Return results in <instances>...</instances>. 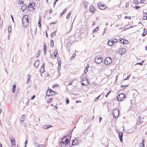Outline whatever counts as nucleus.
Instances as JSON below:
<instances>
[{
    "label": "nucleus",
    "mask_w": 147,
    "mask_h": 147,
    "mask_svg": "<svg viewBox=\"0 0 147 147\" xmlns=\"http://www.w3.org/2000/svg\"><path fill=\"white\" fill-rule=\"evenodd\" d=\"M70 142L68 139L65 136L62 138L61 141L60 142V146L62 147L65 145L70 144Z\"/></svg>",
    "instance_id": "obj_1"
},
{
    "label": "nucleus",
    "mask_w": 147,
    "mask_h": 147,
    "mask_svg": "<svg viewBox=\"0 0 147 147\" xmlns=\"http://www.w3.org/2000/svg\"><path fill=\"white\" fill-rule=\"evenodd\" d=\"M28 15H25L23 17L22 19L23 26L25 28L28 25Z\"/></svg>",
    "instance_id": "obj_2"
},
{
    "label": "nucleus",
    "mask_w": 147,
    "mask_h": 147,
    "mask_svg": "<svg viewBox=\"0 0 147 147\" xmlns=\"http://www.w3.org/2000/svg\"><path fill=\"white\" fill-rule=\"evenodd\" d=\"M81 83L83 86H87L89 84L88 80L86 78H82L81 80Z\"/></svg>",
    "instance_id": "obj_3"
},
{
    "label": "nucleus",
    "mask_w": 147,
    "mask_h": 147,
    "mask_svg": "<svg viewBox=\"0 0 147 147\" xmlns=\"http://www.w3.org/2000/svg\"><path fill=\"white\" fill-rule=\"evenodd\" d=\"M112 114L113 115V118H116L119 114V111L116 109H113L112 112Z\"/></svg>",
    "instance_id": "obj_4"
},
{
    "label": "nucleus",
    "mask_w": 147,
    "mask_h": 147,
    "mask_svg": "<svg viewBox=\"0 0 147 147\" xmlns=\"http://www.w3.org/2000/svg\"><path fill=\"white\" fill-rule=\"evenodd\" d=\"M112 62V60L111 57H107L104 61V63L106 65H108Z\"/></svg>",
    "instance_id": "obj_5"
},
{
    "label": "nucleus",
    "mask_w": 147,
    "mask_h": 147,
    "mask_svg": "<svg viewBox=\"0 0 147 147\" xmlns=\"http://www.w3.org/2000/svg\"><path fill=\"white\" fill-rule=\"evenodd\" d=\"M103 60L102 57L101 56L96 57L95 58V62L96 63L100 64L102 61Z\"/></svg>",
    "instance_id": "obj_6"
},
{
    "label": "nucleus",
    "mask_w": 147,
    "mask_h": 147,
    "mask_svg": "<svg viewBox=\"0 0 147 147\" xmlns=\"http://www.w3.org/2000/svg\"><path fill=\"white\" fill-rule=\"evenodd\" d=\"M125 96L123 93H121L118 95L117 96V100L119 101H121L123 100V99L125 98Z\"/></svg>",
    "instance_id": "obj_7"
},
{
    "label": "nucleus",
    "mask_w": 147,
    "mask_h": 147,
    "mask_svg": "<svg viewBox=\"0 0 147 147\" xmlns=\"http://www.w3.org/2000/svg\"><path fill=\"white\" fill-rule=\"evenodd\" d=\"M33 4H34V6L35 5V3H30L28 5V7L29 9V11H32L34 10L35 8L33 6Z\"/></svg>",
    "instance_id": "obj_8"
},
{
    "label": "nucleus",
    "mask_w": 147,
    "mask_h": 147,
    "mask_svg": "<svg viewBox=\"0 0 147 147\" xmlns=\"http://www.w3.org/2000/svg\"><path fill=\"white\" fill-rule=\"evenodd\" d=\"M118 53L121 55H123L126 52V49L125 48H122L118 50Z\"/></svg>",
    "instance_id": "obj_9"
},
{
    "label": "nucleus",
    "mask_w": 147,
    "mask_h": 147,
    "mask_svg": "<svg viewBox=\"0 0 147 147\" xmlns=\"http://www.w3.org/2000/svg\"><path fill=\"white\" fill-rule=\"evenodd\" d=\"M119 42L120 43H123V44H126L128 43V41L126 40L123 39L122 38H120L119 40Z\"/></svg>",
    "instance_id": "obj_10"
},
{
    "label": "nucleus",
    "mask_w": 147,
    "mask_h": 147,
    "mask_svg": "<svg viewBox=\"0 0 147 147\" xmlns=\"http://www.w3.org/2000/svg\"><path fill=\"white\" fill-rule=\"evenodd\" d=\"M143 118H140L139 117L138 119L137 120V123L139 125L141 124L143 121Z\"/></svg>",
    "instance_id": "obj_11"
},
{
    "label": "nucleus",
    "mask_w": 147,
    "mask_h": 147,
    "mask_svg": "<svg viewBox=\"0 0 147 147\" xmlns=\"http://www.w3.org/2000/svg\"><path fill=\"white\" fill-rule=\"evenodd\" d=\"M118 134L119 135V138L121 142L123 141V133L122 132H118Z\"/></svg>",
    "instance_id": "obj_12"
},
{
    "label": "nucleus",
    "mask_w": 147,
    "mask_h": 147,
    "mask_svg": "<svg viewBox=\"0 0 147 147\" xmlns=\"http://www.w3.org/2000/svg\"><path fill=\"white\" fill-rule=\"evenodd\" d=\"M98 7L100 9L104 10L107 7V6L104 4H101L100 6L98 5Z\"/></svg>",
    "instance_id": "obj_13"
},
{
    "label": "nucleus",
    "mask_w": 147,
    "mask_h": 147,
    "mask_svg": "<svg viewBox=\"0 0 147 147\" xmlns=\"http://www.w3.org/2000/svg\"><path fill=\"white\" fill-rule=\"evenodd\" d=\"M11 144L12 147H16V143L15 142V139H13V140H10Z\"/></svg>",
    "instance_id": "obj_14"
},
{
    "label": "nucleus",
    "mask_w": 147,
    "mask_h": 147,
    "mask_svg": "<svg viewBox=\"0 0 147 147\" xmlns=\"http://www.w3.org/2000/svg\"><path fill=\"white\" fill-rule=\"evenodd\" d=\"M39 64V60H38L35 62V63L34 64V65L35 67H38Z\"/></svg>",
    "instance_id": "obj_15"
},
{
    "label": "nucleus",
    "mask_w": 147,
    "mask_h": 147,
    "mask_svg": "<svg viewBox=\"0 0 147 147\" xmlns=\"http://www.w3.org/2000/svg\"><path fill=\"white\" fill-rule=\"evenodd\" d=\"M25 115H23L21 116L20 119V120L21 122H23L24 121L25 119Z\"/></svg>",
    "instance_id": "obj_16"
},
{
    "label": "nucleus",
    "mask_w": 147,
    "mask_h": 147,
    "mask_svg": "<svg viewBox=\"0 0 147 147\" xmlns=\"http://www.w3.org/2000/svg\"><path fill=\"white\" fill-rule=\"evenodd\" d=\"M78 141L77 140H73L72 144L71 145L72 146L76 145L78 144Z\"/></svg>",
    "instance_id": "obj_17"
},
{
    "label": "nucleus",
    "mask_w": 147,
    "mask_h": 147,
    "mask_svg": "<svg viewBox=\"0 0 147 147\" xmlns=\"http://www.w3.org/2000/svg\"><path fill=\"white\" fill-rule=\"evenodd\" d=\"M89 9L91 12H93L95 10V8L93 6L91 5Z\"/></svg>",
    "instance_id": "obj_18"
},
{
    "label": "nucleus",
    "mask_w": 147,
    "mask_h": 147,
    "mask_svg": "<svg viewBox=\"0 0 147 147\" xmlns=\"http://www.w3.org/2000/svg\"><path fill=\"white\" fill-rule=\"evenodd\" d=\"M27 6L26 5H22L21 8L22 10L24 11L27 8Z\"/></svg>",
    "instance_id": "obj_19"
},
{
    "label": "nucleus",
    "mask_w": 147,
    "mask_h": 147,
    "mask_svg": "<svg viewBox=\"0 0 147 147\" xmlns=\"http://www.w3.org/2000/svg\"><path fill=\"white\" fill-rule=\"evenodd\" d=\"M109 41H110L113 44L114 43L117 42V39L116 38H114V40L109 39Z\"/></svg>",
    "instance_id": "obj_20"
},
{
    "label": "nucleus",
    "mask_w": 147,
    "mask_h": 147,
    "mask_svg": "<svg viewBox=\"0 0 147 147\" xmlns=\"http://www.w3.org/2000/svg\"><path fill=\"white\" fill-rule=\"evenodd\" d=\"M35 145L37 147H45L43 145L40 144H38V143H37V142H35Z\"/></svg>",
    "instance_id": "obj_21"
},
{
    "label": "nucleus",
    "mask_w": 147,
    "mask_h": 147,
    "mask_svg": "<svg viewBox=\"0 0 147 147\" xmlns=\"http://www.w3.org/2000/svg\"><path fill=\"white\" fill-rule=\"evenodd\" d=\"M48 92H49V93L50 94L51 93V94L52 96L53 95V94H54V91L51 89H48Z\"/></svg>",
    "instance_id": "obj_22"
},
{
    "label": "nucleus",
    "mask_w": 147,
    "mask_h": 147,
    "mask_svg": "<svg viewBox=\"0 0 147 147\" xmlns=\"http://www.w3.org/2000/svg\"><path fill=\"white\" fill-rule=\"evenodd\" d=\"M89 65L87 64L86 66V67L85 70H84V72L85 74H86V72H85V71L86 70V72H87V71H88V69L89 68Z\"/></svg>",
    "instance_id": "obj_23"
},
{
    "label": "nucleus",
    "mask_w": 147,
    "mask_h": 147,
    "mask_svg": "<svg viewBox=\"0 0 147 147\" xmlns=\"http://www.w3.org/2000/svg\"><path fill=\"white\" fill-rule=\"evenodd\" d=\"M128 86V84L124 85H121V88H123L122 89V90H123L125 89V88L127 87Z\"/></svg>",
    "instance_id": "obj_24"
},
{
    "label": "nucleus",
    "mask_w": 147,
    "mask_h": 147,
    "mask_svg": "<svg viewBox=\"0 0 147 147\" xmlns=\"http://www.w3.org/2000/svg\"><path fill=\"white\" fill-rule=\"evenodd\" d=\"M107 44L109 46H112L113 44L112 42H111L110 41H109V40Z\"/></svg>",
    "instance_id": "obj_25"
},
{
    "label": "nucleus",
    "mask_w": 147,
    "mask_h": 147,
    "mask_svg": "<svg viewBox=\"0 0 147 147\" xmlns=\"http://www.w3.org/2000/svg\"><path fill=\"white\" fill-rule=\"evenodd\" d=\"M51 46L53 47L54 45V41L53 40H51L50 41Z\"/></svg>",
    "instance_id": "obj_26"
},
{
    "label": "nucleus",
    "mask_w": 147,
    "mask_h": 147,
    "mask_svg": "<svg viewBox=\"0 0 147 147\" xmlns=\"http://www.w3.org/2000/svg\"><path fill=\"white\" fill-rule=\"evenodd\" d=\"M56 30L55 31L53 32L52 34H51V37H52L53 36H54L56 35Z\"/></svg>",
    "instance_id": "obj_27"
},
{
    "label": "nucleus",
    "mask_w": 147,
    "mask_h": 147,
    "mask_svg": "<svg viewBox=\"0 0 147 147\" xmlns=\"http://www.w3.org/2000/svg\"><path fill=\"white\" fill-rule=\"evenodd\" d=\"M11 26H8V32L9 33H10L11 32Z\"/></svg>",
    "instance_id": "obj_28"
},
{
    "label": "nucleus",
    "mask_w": 147,
    "mask_h": 147,
    "mask_svg": "<svg viewBox=\"0 0 147 147\" xmlns=\"http://www.w3.org/2000/svg\"><path fill=\"white\" fill-rule=\"evenodd\" d=\"M139 145L140 147H144V143H140Z\"/></svg>",
    "instance_id": "obj_29"
},
{
    "label": "nucleus",
    "mask_w": 147,
    "mask_h": 147,
    "mask_svg": "<svg viewBox=\"0 0 147 147\" xmlns=\"http://www.w3.org/2000/svg\"><path fill=\"white\" fill-rule=\"evenodd\" d=\"M66 10H67V9H66V8L64 9L63 10V11L60 13V15L61 16L65 12V11H66Z\"/></svg>",
    "instance_id": "obj_30"
},
{
    "label": "nucleus",
    "mask_w": 147,
    "mask_h": 147,
    "mask_svg": "<svg viewBox=\"0 0 147 147\" xmlns=\"http://www.w3.org/2000/svg\"><path fill=\"white\" fill-rule=\"evenodd\" d=\"M42 68H43V69L42 70V71H41V70H42V69H41L40 70V71L41 72H42V73H44V72H45V70L44 69L45 68V66H44V65H42Z\"/></svg>",
    "instance_id": "obj_31"
},
{
    "label": "nucleus",
    "mask_w": 147,
    "mask_h": 147,
    "mask_svg": "<svg viewBox=\"0 0 147 147\" xmlns=\"http://www.w3.org/2000/svg\"><path fill=\"white\" fill-rule=\"evenodd\" d=\"M98 27H96L93 30V32H95L98 30Z\"/></svg>",
    "instance_id": "obj_32"
},
{
    "label": "nucleus",
    "mask_w": 147,
    "mask_h": 147,
    "mask_svg": "<svg viewBox=\"0 0 147 147\" xmlns=\"http://www.w3.org/2000/svg\"><path fill=\"white\" fill-rule=\"evenodd\" d=\"M144 60H143L142 62H139V63H137L136 64V65L139 64V65H143L142 63L143 62H144Z\"/></svg>",
    "instance_id": "obj_33"
},
{
    "label": "nucleus",
    "mask_w": 147,
    "mask_h": 147,
    "mask_svg": "<svg viewBox=\"0 0 147 147\" xmlns=\"http://www.w3.org/2000/svg\"><path fill=\"white\" fill-rule=\"evenodd\" d=\"M101 96V95L98 96L96 98L94 99V101H96L98 100L99 98Z\"/></svg>",
    "instance_id": "obj_34"
},
{
    "label": "nucleus",
    "mask_w": 147,
    "mask_h": 147,
    "mask_svg": "<svg viewBox=\"0 0 147 147\" xmlns=\"http://www.w3.org/2000/svg\"><path fill=\"white\" fill-rule=\"evenodd\" d=\"M41 17H39V20L38 21V24H41Z\"/></svg>",
    "instance_id": "obj_35"
},
{
    "label": "nucleus",
    "mask_w": 147,
    "mask_h": 147,
    "mask_svg": "<svg viewBox=\"0 0 147 147\" xmlns=\"http://www.w3.org/2000/svg\"><path fill=\"white\" fill-rule=\"evenodd\" d=\"M71 13L70 12H69V13L67 15V16H66V19H68L69 18V17L71 15Z\"/></svg>",
    "instance_id": "obj_36"
},
{
    "label": "nucleus",
    "mask_w": 147,
    "mask_h": 147,
    "mask_svg": "<svg viewBox=\"0 0 147 147\" xmlns=\"http://www.w3.org/2000/svg\"><path fill=\"white\" fill-rule=\"evenodd\" d=\"M9 139L10 140H13V139H15L14 138H13L12 137V136L11 135H10L9 136Z\"/></svg>",
    "instance_id": "obj_37"
},
{
    "label": "nucleus",
    "mask_w": 147,
    "mask_h": 147,
    "mask_svg": "<svg viewBox=\"0 0 147 147\" xmlns=\"http://www.w3.org/2000/svg\"><path fill=\"white\" fill-rule=\"evenodd\" d=\"M76 55V54L75 53H74L73 54L72 56L71 57V59H73L74 58L75 56Z\"/></svg>",
    "instance_id": "obj_38"
},
{
    "label": "nucleus",
    "mask_w": 147,
    "mask_h": 147,
    "mask_svg": "<svg viewBox=\"0 0 147 147\" xmlns=\"http://www.w3.org/2000/svg\"><path fill=\"white\" fill-rule=\"evenodd\" d=\"M44 50H45H45H47V47L45 43L44 45Z\"/></svg>",
    "instance_id": "obj_39"
},
{
    "label": "nucleus",
    "mask_w": 147,
    "mask_h": 147,
    "mask_svg": "<svg viewBox=\"0 0 147 147\" xmlns=\"http://www.w3.org/2000/svg\"><path fill=\"white\" fill-rule=\"evenodd\" d=\"M142 19L144 20H146L147 19V16H144L143 18Z\"/></svg>",
    "instance_id": "obj_40"
},
{
    "label": "nucleus",
    "mask_w": 147,
    "mask_h": 147,
    "mask_svg": "<svg viewBox=\"0 0 147 147\" xmlns=\"http://www.w3.org/2000/svg\"><path fill=\"white\" fill-rule=\"evenodd\" d=\"M61 147H70V146H69V144H67V145H65Z\"/></svg>",
    "instance_id": "obj_41"
},
{
    "label": "nucleus",
    "mask_w": 147,
    "mask_h": 147,
    "mask_svg": "<svg viewBox=\"0 0 147 147\" xmlns=\"http://www.w3.org/2000/svg\"><path fill=\"white\" fill-rule=\"evenodd\" d=\"M69 99H68V98H67L66 100V103L67 104H69Z\"/></svg>",
    "instance_id": "obj_42"
},
{
    "label": "nucleus",
    "mask_w": 147,
    "mask_h": 147,
    "mask_svg": "<svg viewBox=\"0 0 147 147\" xmlns=\"http://www.w3.org/2000/svg\"><path fill=\"white\" fill-rule=\"evenodd\" d=\"M111 92V91H109L107 93V94L105 95L106 97H107L109 95V94H110Z\"/></svg>",
    "instance_id": "obj_43"
},
{
    "label": "nucleus",
    "mask_w": 147,
    "mask_h": 147,
    "mask_svg": "<svg viewBox=\"0 0 147 147\" xmlns=\"http://www.w3.org/2000/svg\"><path fill=\"white\" fill-rule=\"evenodd\" d=\"M130 76V75H128V76L125 78L124 80H128Z\"/></svg>",
    "instance_id": "obj_44"
},
{
    "label": "nucleus",
    "mask_w": 147,
    "mask_h": 147,
    "mask_svg": "<svg viewBox=\"0 0 147 147\" xmlns=\"http://www.w3.org/2000/svg\"><path fill=\"white\" fill-rule=\"evenodd\" d=\"M59 0H55V1H54V3H53V6H54V7H55V5H56V3L57 2V1Z\"/></svg>",
    "instance_id": "obj_45"
},
{
    "label": "nucleus",
    "mask_w": 147,
    "mask_h": 147,
    "mask_svg": "<svg viewBox=\"0 0 147 147\" xmlns=\"http://www.w3.org/2000/svg\"><path fill=\"white\" fill-rule=\"evenodd\" d=\"M84 6L86 7V6H87V2H86V1H85L84 2Z\"/></svg>",
    "instance_id": "obj_46"
},
{
    "label": "nucleus",
    "mask_w": 147,
    "mask_h": 147,
    "mask_svg": "<svg viewBox=\"0 0 147 147\" xmlns=\"http://www.w3.org/2000/svg\"><path fill=\"white\" fill-rule=\"evenodd\" d=\"M147 33V31H146V33H145L144 31V32L142 33V35L143 36H144Z\"/></svg>",
    "instance_id": "obj_47"
},
{
    "label": "nucleus",
    "mask_w": 147,
    "mask_h": 147,
    "mask_svg": "<svg viewBox=\"0 0 147 147\" xmlns=\"http://www.w3.org/2000/svg\"><path fill=\"white\" fill-rule=\"evenodd\" d=\"M125 4H126L125 7L127 8L128 7V6H129V3H126Z\"/></svg>",
    "instance_id": "obj_48"
},
{
    "label": "nucleus",
    "mask_w": 147,
    "mask_h": 147,
    "mask_svg": "<svg viewBox=\"0 0 147 147\" xmlns=\"http://www.w3.org/2000/svg\"><path fill=\"white\" fill-rule=\"evenodd\" d=\"M43 128L44 129H48L47 125H45L44 126Z\"/></svg>",
    "instance_id": "obj_49"
},
{
    "label": "nucleus",
    "mask_w": 147,
    "mask_h": 147,
    "mask_svg": "<svg viewBox=\"0 0 147 147\" xmlns=\"http://www.w3.org/2000/svg\"><path fill=\"white\" fill-rule=\"evenodd\" d=\"M16 85L15 84H13V88H12L16 89Z\"/></svg>",
    "instance_id": "obj_50"
},
{
    "label": "nucleus",
    "mask_w": 147,
    "mask_h": 147,
    "mask_svg": "<svg viewBox=\"0 0 147 147\" xmlns=\"http://www.w3.org/2000/svg\"><path fill=\"white\" fill-rule=\"evenodd\" d=\"M49 93L48 92V91L47 92H46V95L47 96H50L51 95V94H49Z\"/></svg>",
    "instance_id": "obj_51"
},
{
    "label": "nucleus",
    "mask_w": 147,
    "mask_h": 147,
    "mask_svg": "<svg viewBox=\"0 0 147 147\" xmlns=\"http://www.w3.org/2000/svg\"><path fill=\"white\" fill-rule=\"evenodd\" d=\"M58 64H59V65H58L60 66L59 68H61V61H60L59 62H58Z\"/></svg>",
    "instance_id": "obj_52"
},
{
    "label": "nucleus",
    "mask_w": 147,
    "mask_h": 147,
    "mask_svg": "<svg viewBox=\"0 0 147 147\" xmlns=\"http://www.w3.org/2000/svg\"><path fill=\"white\" fill-rule=\"evenodd\" d=\"M28 79H30L31 78V76L30 75H28L27 76Z\"/></svg>",
    "instance_id": "obj_53"
},
{
    "label": "nucleus",
    "mask_w": 147,
    "mask_h": 147,
    "mask_svg": "<svg viewBox=\"0 0 147 147\" xmlns=\"http://www.w3.org/2000/svg\"><path fill=\"white\" fill-rule=\"evenodd\" d=\"M140 6H135V8L136 9H138L140 8Z\"/></svg>",
    "instance_id": "obj_54"
},
{
    "label": "nucleus",
    "mask_w": 147,
    "mask_h": 147,
    "mask_svg": "<svg viewBox=\"0 0 147 147\" xmlns=\"http://www.w3.org/2000/svg\"><path fill=\"white\" fill-rule=\"evenodd\" d=\"M144 1V0H140V3L142 4L143 3Z\"/></svg>",
    "instance_id": "obj_55"
},
{
    "label": "nucleus",
    "mask_w": 147,
    "mask_h": 147,
    "mask_svg": "<svg viewBox=\"0 0 147 147\" xmlns=\"http://www.w3.org/2000/svg\"><path fill=\"white\" fill-rule=\"evenodd\" d=\"M19 4H23L24 3V2H23L22 1H19Z\"/></svg>",
    "instance_id": "obj_56"
},
{
    "label": "nucleus",
    "mask_w": 147,
    "mask_h": 147,
    "mask_svg": "<svg viewBox=\"0 0 147 147\" xmlns=\"http://www.w3.org/2000/svg\"><path fill=\"white\" fill-rule=\"evenodd\" d=\"M35 97V96L34 95H33V96L31 97V99L33 100L34 98Z\"/></svg>",
    "instance_id": "obj_57"
},
{
    "label": "nucleus",
    "mask_w": 147,
    "mask_h": 147,
    "mask_svg": "<svg viewBox=\"0 0 147 147\" xmlns=\"http://www.w3.org/2000/svg\"><path fill=\"white\" fill-rule=\"evenodd\" d=\"M36 120H37V121H40V119H39V118H38V119H34V121H36Z\"/></svg>",
    "instance_id": "obj_58"
},
{
    "label": "nucleus",
    "mask_w": 147,
    "mask_h": 147,
    "mask_svg": "<svg viewBox=\"0 0 147 147\" xmlns=\"http://www.w3.org/2000/svg\"><path fill=\"white\" fill-rule=\"evenodd\" d=\"M47 127H48V128H49L51 127H52V126L51 125H47Z\"/></svg>",
    "instance_id": "obj_59"
},
{
    "label": "nucleus",
    "mask_w": 147,
    "mask_h": 147,
    "mask_svg": "<svg viewBox=\"0 0 147 147\" xmlns=\"http://www.w3.org/2000/svg\"><path fill=\"white\" fill-rule=\"evenodd\" d=\"M57 60L58 62H59L60 61H61V59L60 58L57 57Z\"/></svg>",
    "instance_id": "obj_60"
},
{
    "label": "nucleus",
    "mask_w": 147,
    "mask_h": 147,
    "mask_svg": "<svg viewBox=\"0 0 147 147\" xmlns=\"http://www.w3.org/2000/svg\"><path fill=\"white\" fill-rule=\"evenodd\" d=\"M56 23V22H52V23H50V24L51 25H53V24H55Z\"/></svg>",
    "instance_id": "obj_61"
},
{
    "label": "nucleus",
    "mask_w": 147,
    "mask_h": 147,
    "mask_svg": "<svg viewBox=\"0 0 147 147\" xmlns=\"http://www.w3.org/2000/svg\"><path fill=\"white\" fill-rule=\"evenodd\" d=\"M15 90H16V89H14L12 88V92L14 93L15 91Z\"/></svg>",
    "instance_id": "obj_62"
},
{
    "label": "nucleus",
    "mask_w": 147,
    "mask_h": 147,
    "mask_svg": "<svg viewBox=\"0 0 147 147\" xmlns=\"http://www.w3.org/2000/svg\"><path fill=\"white\" fill-rule=\"evenodd\" d=\"M50 56H51V58H52V59H54V56H53V55H51V54L50 55Z\"/></svg>",
    "instance_id": "obj_63"
},
{
    "label": "nucleus",
    "mask_w": 147,
    "mask_h": 147,
    "mask_svg": "<svg viewBox=\"0 0 147 147\" xmlns=\"http://www.w3.org/2000/svg\"><path fill=\"white\" fill-rule=\"evenodd\" d=\"M49 12L50 14H51L52 12V11L51 9V10L49 11Z\"/></svg>",
    "instance_id": "obj_64"
}]
</instances>
